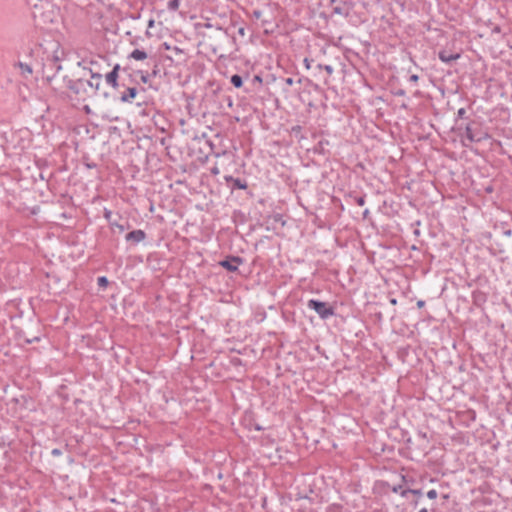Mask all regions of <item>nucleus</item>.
Wrapping results in <instances>:
<instances>
[{"label":"nucleus","mask_w":512,"mask_h":512,"mask_svg":"<svg viewBox=\"0 0 512 512\" xmlns=\"http://www.w3.org/2000/svg\"><path fill=\"white\" fill-rule=\"evenodd\" d=\"M308 307L313 309L321 318L326 319L334 315V310L325 302L311 299L308 301Z\"/></svg>","instance_id":"obj_1"},{"label":"nucleus","mask_w":512,"mask_h":512,"mask_svg":"<svg viewBox=\"0 0 512 512\" xmlns=\"http://www.w3.org/2000/svg\"><path fill=\"white\" fill-rule=\"evenodd\" d=\"M241 263L240 258L233 257L230 260H223L220 262V265L227 269L228 271H236L238 269V265Z\"/></svg>","instance_id":"obj_2"},{"label":"nucleus","mask_w":512,"mask_h":512,"mask_svg":"<svg viewBox=\"0 0 512 512\" xmlns=\"http://www.w3.org/2000/svg\"><path fill=\"white\" fill-rule=\"evenodd\" d=\"M118 70H119V65H116L113 68V70L106 75V82L113 88H116L118 85V82H117Z\"/></svg>","instance_id":"obj_3"},{"label":"nucleus","mask_w":512,"mask_h":512,"mask_svg":"<svg viewBox=\"0 0 512 512\" xmlns=\"http://www.w3.org/2000/svg\"><path fill=\"white\" fill-rule=\"evenodd\" d=\"M144 238H145V233L142 230H135L126 235V239L128 241L132 240L135 242H140V241L144 240Z\"/></svg>","instance_id":"obj_4"},{"label":"nucleus","mask_w":512,"mask_h":512,"mask_svg":"<svg viewBox=\"0 0 512 512\" xmlns=\"http://www.w3.org/2000/svg\"><path fill=\"white\" fill-rule=\"evenodd\" d=\"M460 58V54H449L446 51H440L439 52V59L444 63H449L454 60H458Z\"/></svg>","instance_id":"obj_5"},{"label":"nucleus","mask_w":512,"mask_h":512,"mask_svg":"<svg viewBox=\"0 0 512 512\" xmlns=\"http://www.w3.org/2000/svg\"><path fill=\"white\" fill-rule=\"evenodd\" d=\"M148 55L145 51L143 50H139V49H135L131 52L130 54V58L136 60V61H143L145 59H147Z\"/></svg>","instance_id":"obj_6"},{"label":"nucleus","mask_w":512,"mask_h":512,"mask_svg":"<svg viewBox=\"0 0 512 512\" xmlns=\"http://www.w3.org/2000/svg\"><path fill=\"white\" fill-rule=\"evenodd\" d=\"M18 68L23 77H28L32 74V68L28 64L19 63Z\"/></svg>","instance_id":"obj_7"},{"label":"nucleus","mask_w":512,"mask_h":512,"mask_svg":"<svg viewBox=\"0 0 512 512\" xmlns=\"http://www.w3.org/2000/svg\"><path fill=\"white\" fill-rule=\"evenodd\" d=\"M137 95V90L135 88H129L128 91H127V95H124L122 97V100L123 101H131L132 99H134Z\"/></svg>","instance_id":"obj_8"},{"label":"nucleus","mask_w":512,"mask_h":512,"mask_svg":"<svg viewBox=\"0 0 512 512\" xmlns=\"http://www.w3.org/2000/svg\"><path fill=\"white\" fill-rule=\"evenodd\" d=\"M231 83L236 87L240 88L243 84L242 78L239 75H233L231 77Z\"/></svg>","instance_id":"obj_9"},{"label":"nucleus","mask_w":512,"mask_h":512,"mask_svg":"<svg viewBox=\"0 0 512 512\" xmlns=\"http://www.w3.org/2000/svg\"><path fill=\"white\" fill-rule=\"evenodd\" d=\"M408 493H411L413 495H421V491L420 490H416V489H407V490H404L402 491L401 495L404 497L406 496Z\"/></svg>","instance_id":"obj_10"},{"label":"nucleus","mask_w":512,"mask_h":512,"mask_svg":"<svg viewBox=\"0 0 512 512\" xmlns=\"http://www.w3.org/2000/svg\"><path fill=\"white\" fill-rule=\"evenodd\" d=\"M98 285L100 287L106 288L108 285V279L104 276L98 278Z\"/></svg>","instance_id":"obj_11"},{"label":"nucleus","mask_w":512,"mask_h":512,"mask_svg":"<svg viewBox=\"0 0 512 512\" xmlns=\"http://www.w3.org/2000/svg\"><path fill=\"white\" fill-rule=\"evenodd\" d=\"M437 491L435 489H431L427 492V497L431 500L435 499L437 497Z\"/></svg>","instance_id":"obj_12"},{"label":"nucleus","mask_w":512,"mask_h":512,"mask_svg":"<svg viewBox=\"0 0 512 512\" xmlns=\"http://www.w3.org/2000/svg\"><path fill=\"white\" fill-rule=\"evenodd\" d=\"M466 133H467V138L470 140V141H479L480 139H476L474 137V135L472 134L470 128H467L466 130Z\"/></svg>","instance_id":"obj_13"},{"label":"nucleus","mask_w":512,"mask_h":512,"mask_svg":"<svg viewBox=\"0 0 512 512\" xmlns=\"http://www.w3.org/2000/svg\"><path fill=\"white\" fill-rule=\"evenodd\" d=\"M179 6V3H178V0H172L170 3H169V7L172 8V9H177Z\"/></svg>","instance_id":"obj_14"},{"label":"nucleus","mask_w":512,"mask_h":512,"mask_svg":"<svg viewBox=\"0 0 512 512\" xmlns=\"http://www.w3.org/2000/svg\"><path fill=\"white\" fill-rule=\"evenodd\" d=\"M390 303L392 305H396L397 304V300L395 298H393V299L390 300Z\"/></svg>","instance_id":"obj_15"},{"label":"nucleus","mask_w":512,"mask_h":512,"mask_svg":"<svg viewBox=\"0 0 512 512\" xmlns=\"http://www.w3.org/2000/svg\"><path fill=\"white\" fill-rule=\"evenodd\" d=\"M52 453H53V455H59V454H60V451H59V450H57V449H55V450H53V451H52Z\"/></svg>","instance_id":"obj_16"},{"label":"nucleus","mask_w":512,"mask_h":512,"mask_svg":"<svg viewBox=\"0 0 512 512\" xmlns=\"http://www.w3.org/2000/svg\"><path fill=\"white\" fill-rule=\"evenodd\" d=\"M411 80H413V81H417V80H418V76H417V75H413V76H411Z\"/></svg>","instance_id":"obj_17"},{"label":"nucleus","mask_w":512,"mask_h":512,"mask_svg":"<svg viewBox=\"0 0 512 512\" xmlns=\"http://www.w3.org/2000/svg\"><path fill=\"white\" fill-rule=\"evenodd\" d=\"M92 77H93V78H97V79H100V78H101V76H100V75H93Z\"/></svg>","instance_id":"obj_18"},{"label":"nucleus","mask_w":512,"mask_h":512,"mask_svg":"<svg viewBox=\"0 0 512 512\" xmlns=\"http://www.w3.org/2000/svg\"><path fill=\"white\" fill-rule=\"evenodd\" d=\"M419 512H428L426 508L421 509Z\"/></svg>","instance_id":"obj_19"},{"label":"nucleus","mask_w":512,"mask_h":512,"mask_svg":"<svg viewBox=\"0 0 512 512\" xmlns=\"http://www.w3.org/2000/svg\"><path fill=\"white\" fill-rule=\"evenodd\" d=\"M443 498H444V499H448V498H449V496H448L447 494H445V495H443Z\"/></svg>","instance_id":"obj_20"},{"label":"nucleus","mask_w":512,"mask_h":512,"mask_svg":"<svg viewBox=\"0 0 512 512\" xmlns=\"http://www.w3.org/2000/svg\"><path fill=\"white\" fill-rule=\"evenodd\" d=\"M164 46H165V48H166V49H169V48H170V47H169V45H168V44H166V43L164 44Z\"/></svg>","instance_id":"obj_21"}]
</instances>
